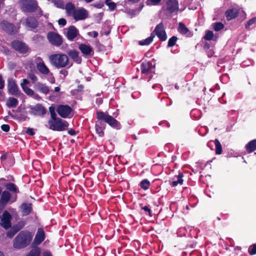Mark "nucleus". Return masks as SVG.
<instances>
[{
    "label": "nucleus",
    "mask_w": 256,
    "mask_h": 256,
    "mask_svg": "<svg viewBox=\"0 0 256 256\" xmlns=\"http://www.w3.org/2000/svg\"><path fill=\"white\" fill-rule=\"evenodd\" d=\"M48 59L50 64L58 68H66L69 64V58L67 55L62 53L51 54Z\"/></svg>",
    "instance_id": "obj_1"
},
{
    "label": "nucleus",
    "mask_w": 256,
    "mask_h": 256,
    "mask_svg": "<svg viewBox=\"0 0 256 256\" xmlns=\"http://www.w3.org/2000/svg\"><path fill=\"white\" fill-rule=\"evenodd\" d=\"M0 256H4V253L2 251H0Z\"/></svg>",
    "instance_id": "obj_62"
},
{
    "label": "nucleus",
    "mask_w": 256,
    "mask_h": 256,
    "mask_svg": "<svg viewBox=\"0 0 256 256\" xmlns=\"http://www.w3.org/2000/svg\"><path fill=\"white\" fill-rule=\"evenodd\" d=\"M45 235L44 230L42 228L38 230L35 236L34 243L35 244H40L44 239Z\"/></svg>",
    "instance_id": "obj_18"
},
{
    "label": "nucleus",
    "mask_w": 256,
    "mask_h": 256,
    "mask_svg": "<svg viewBox=\"0 0 256 256\" xmlns=\"http://www.w3.org/2000/svg\"><path fill=\"white\" fill-rule=\"evenodd\" d=\"M154 32H155L158 37L162 41H165L167 38L166 34L162 23H160L156 27Z\"/></svg>",
    "instance_id": "obj_11"
},
{
    "label": "nucleus",
    "mask_w": 256,
    "mask_h": 256,
    "mask_svg": "<svg viewBox=\"0 0 256 256\" xmlns=\"http://www.w3.org/2000/svg\"><path fill=\"white\" fill-rule=\"evenodd\" d=\"M20 4L22 10L25 12H32L38 10V14H42V11L36 0H20Z\"/></svg>",
    "instance_id": "obj_4"
},
{
    "label": "nucleus",
    "mask_w": 256,
    "mask_h": 256,
    "mask_svg": "<svg viewBox=\"0 0 256 256\" xmlns=\"http://www.w3.org/2000/svg\"><path fill=\"white\" fill-rule=\"evenodd\" d=\"M0 225L5 229H8L11 226L10 220L12 218L10 214L6 211L4 212L2 216L0 217Z\"/></svg>",
    "instance_id": "obj_8"
},
{
    "label": "nucleus",
    "mask_w": 256,
    "mask_h": 256,
    "mask_svg": "<svg viewBox=\"0 0 256 256\" xmlns=\"http://www.w3.org/2000/svg\"><path fill=\"white\" fill-rule=\"evenodd\" d=\"M60 74H63L64 76H67L68 72V71L65 70H62L60 72Z\"/></svg>",
    "instance_id": "obj_55"
},
{
    "label": "nucleus",
    "mask_w": 256,
    "mask_h": 256,
    "mask_svg": "<svg viewBox=\"0 0 256 256\" xmlns=\"http://www.w3.org/2000/svg\"><path fill=\"white\" fill-rule=\"evenodd\" d=\"M32 235L30 232L22 231L20 232L14 241V247L20 249L28 246L31 242Z\"/></svg>",
    "instance_id": "obj_2"
},
{
    "label": "nucleus",
    "mask_w": 256,
    "mask_h": 256,
    "mask_svg": "<svg viewBox=\"0 0 256 256\" xmlns=\"http://www.w3.org/2000/svg\"><path fill=\"white\" fill-rule=\"evenodd\" d=\"M255 22H256V18H253L247 22V23L246 24V28H249L251 25L254 24Z\"/></svg>",
    "instance_id": "obj_44"
},
{
    "label": "nucleus",
    "mask_w": 256,
    "mask_h": 256,
    "mask_svg": "<svg viewBox=\"0 0 256 256\" xmlns=\"http://www.w3.org/2000/svg\"><path fill=\"white\" fill-rule=\"evenodd\" d=\"M108 33H109L108 32H106V35H108Z\"/></svg>",
    "instance_id": "obj_64"
},
{
    "label": "nucleus",
    "mask_w": 256,
    "mask_h": 256,
    "mask_svg": "<svg viewBox=\"0 0 256 256\" xmlns=\"http://www.w3.org/2000/svg\"><path fill=\"white\" fill-rule=\"evenodd\" d=\"M92 33L93 34V36L94 38H96L98 36V33L96 31H93Z\"/></svg>",
    "instance_id": "obj_59"
},
{
    "label": "nucleus",
    "mask_w": 256,
    "mask_h": 256,
    "mask_svg": "<svg viewBox=\"0 0 256 256\" xmlns=\"http://www.w3.org/2000/svg\"><path fill=\"white\" fill-rule=\"evenodd\" d=\"M166 10L168 13L177 12L178 10V2L176 0H169L166 5Z\"/></svg>",
    "instance_id": "obj_10"
},
{
    "label": "nucleus",
    "mask_w": 256,
    "mask_h": 256,
    "mask_svg": "<svg viewBox=\"0 0 256 256\" xmlns=\"http://www.w3.org/2000/svg\"><path fill=\"white\" fill-rule=\"evenodd\" d=\"M96 116L98 119L104 120L109 125L114 128H118L119 126V123L116 120L104 112H98Z\"/></svg>",
    "instance_id": "obj_6"
},
{
    "label": "nucleus",
    "mask_w": 256,
    "mask_h": 256,
    "mask_svg": "<svg viewBox=\"0 0 256 256\" xmlns=\"http://www.w3.org/2000/svg\"><path fill=\"white\" fill-rule=\"evenodd\" d=\"M106 5H108V6L109 8L111 10H114L116 6L115 3H114L113 2H110V0H106Z\"/></svg>",
    "instance_id": "obj_45"
},
{
    "label": "nucleus",
    "mask_w": 256,
    "mask_h": 256,
    "mask_svg": "<svg viewBox=\"0 0 256 256\" xmlns=\"http://www.w3.org/2000/svg\"><path fill=\"white\" fill-rule=\"evenodd\" d=\"M87 11L84 9L80 8L78 10H76L74 14L73 15V17L76 20H82L88 17Z\"/></svg>",
    "instance_id": "obj_14"
},
{
    "label": "nucleus",
    "mask_w": 256,
    "mask_h": 256,
    "mask_svg": "<svg viewBox=\"0 0 256 256\" xmlns=\"http://www.w3.org/2000/svg\"><path fill=\"white\" fill-rule=\"evenodd\" d=\"M6 189L10 191L17 192H18V190L16 187V186L12 183H8L6 185Z\"/></svg>",
    "instance_id": "obj_35"
},
{
    "label": "nucleus",
    "mask_w": 256,
    "mask_h": 256,
    "mask_svg": "<svg viewBox=\"0 0 256 256\" xmlns=\"http://www.w3.org/2000/svg\"><path fill=\"white\" fill-rule=\"evenodd\" d=\"M46 111L44 108L40 104H37L32 108L30 113L34 115L42 116L46 114Z\"/></svg>",
    "instance_id": "obj_17"
},
{
    "label": "nucleus",
    "mask_w": 256,
    "mask_h": 256,
    "mask_svg": "<svg viewBox=\"0 0 256 256\" xmlns=\"http://www.w3.org/2000/svg\"><path fill=\"white\" fill-rule=\"evenodd\" d=\"M49 111L50 114H52L53 112H55V108L54 106H50L49 108Z\"/></svg>",
    "instance_id": "obj_57"
},
{
    "label": "nucleus",
    "mask_w": 256,
    "mask_h": 256,
    "mask_svg": "<svg viewBox=\"0 0 256 256\" xmlns=\"http://www.w3.org/2000/svg\"><path fill=\"white\" fill-rule=\"evenodd\" d=\"M6 104L8 108H16L18 104V100L14 98L10 97L8 99Z\"/></svg>",
    "instance_id": "obj_30"
},
{
    "label": "nucleus",
    "mask_w": 256,
    "mask_h": 256,
    "mask_svg": "<svg viewBox=\"0 0 256 256\" xmlns=\"http://www.w3.org/2000/svg\"><path fill=\"white\" fill-rule=\"evenodd\" d=\"M214 37V33L212 31L208 30L206 32V34L204 36V38L208 40H212Z\"/></svg>",
    "instance_id": "obj_39"
},
{
    "label": "nucleus",
    "mask_w": 256,
    "mask_h": 256,
    "mask_svg": "<svg viewBox=\"0 0 256 256\" xmlns=\"http://www.w3.org/2000/svg\"><path fill=\"white\" fill-rule=\"evenodd\" d=\"M58 24L64 26L66 24V22L64 18H60L58 21Z\"/></svg>",
    "instance_id": "obj_53"
},
{
    "label": "nucleus",
    "mask_w": 256,
    "mask_h": 256,
    "mask_svg": "<svg viewBox=\"0 0 256 256\" xmlns=\"http://www.w3.org/2000/svg\"><path fill=\"white\" fill-rule=\"evenodd\" d=\"M22 89L24 90V92L28 95H29V96H34V97H38V94H34V90L32 89H31L30 88H28V86H24Z\"/></svg>",
    "instance_id": "obj_36"
},
{
    "label": "nucleus",
    "mask_w": 256,
    "mask_h": 256,
    "mask_svg": "<svg viewBox=\"0 0 256 256\" xmlns=\"http://www.w3.org/2000/svg\"><path fill=\"white\" fill-rule=\"evenodd\" d=\"M53 2L58 8H63L64 6L60 0H54Z\"/></svg>",
    "instance_id": "obj_46"
},
{
    "label": "nucleus",
    "mask_w": 256,
    "mask_h": 256,
    "mask_svg": "<svg viewBox=\"0 0 256 256\" xmlns=\"http://www.w3.org/2000/svg\"><path fill=\"white\" fill-rule=\"evenodd\" d=\"M27 256H52L51 254L47 251L40 254V250L39 248H34L32 250Z\"/></svg>",
    "instance_id": "obj_23"
},
{
    "label": "nucleus",
    "mask_w": 256,
    "mask_h": 256,
    "mask_svg": "<svg viewBox=\"0 0 256 256\" xmlns=\"http://www.w3.org/2000/svg\"><path fill=\"white\" fill-rule=\"evenodd\" d=\"M29 84V82L26 79H23L21 82V86L23 88L24 86H27L26 84Z\"/></svg>",
    "instance_id": "obj_50"
},
{
    "label": "nucleus",
    "mask_w": 256,
    "mask_h": 256,
    "mask_svg": "<svg viewBox=\"0 0 256 256\" xmlns=\"http://www.w3.org/2000/svg\"><path fill=\"white\" fill-rule=\"evenodd\" d=\"M68 56L78 64H80L82 61L81 58L78 56V52L75 50H70L68 52Z\"/></svg>",
    "instance_id": "obj_27"
},
{
    "label": "nucleus",
    "mask_w": 256,
    "mask_h": 256,
    "mask_svg": "<svg viewBox=\"0 0 256 256\" xmlns=\"http://www.w3.org/2000/svg\"><path fill=\"white\" fill-rule=\"evenodd\" d=\"M68 134H70V135H72V136H74L76 134V132L72 129L68 130Z\"/></svg>",
    "instance_id": "obj_56"
},
{
    "label": "nucleus",
    "mask_w": 256,
    "mask_h": 256,
    "mask_svg": "<svg viewBox=\"0 0 256 256\" xmlns=\"http://www.w3.org/2000/svg\"><path fill=\"white\" fill-rule=\"evenodd\" d=\"M10 193L8 191H4L0 198V210H2L9 201Z\"/></svg>",
    "instance_id": "obj_15"
},
{
    "label": "nucleus",
    "mask_w": 256,
    "mask_h": 256,
    "mask_svg": "<svg viewBox=\"0 0 256 256\" xmlns=\"http://www.w3.org/2000/svg\"><path fill=\"white\" fill-rule=\"evenodd\" d=\"M178 31L182 34H186L188 32V29L185 25L182 23H180L178 26Z\"/></svg>",
    "instance_id": "obj_37"
},
{
    "label": "nucleus",
    "mask_w": 256,
    "mask_h": 256,
    "mask_svg": "<svg viewBox=\"0 0 256 256\" xmlns=\"http://www.w3.org/2000/svg\"><path fill=\"white\" fill-rule=\"evenodd\" d=\"M47 38L52 44L56 46H60L62 42V37L58 34L54 32H48Z\"/></svg>",
    "instance_id": "obj_7"
},
{
    "label": "nucleus",
    "mask_w": 256,
    "mask_h": 256,
    "mask_svg": "<svg viewBox=\"0 0 256 256\" xmlns=\"http://www.w3.org/2000/svg\"><path fill=\"white\" fill-rule=\"evenodd\" d=\"M154 68L152 63L148 62H144L141 65L142 72L144 74L152 72Z\"/></svg>",
    "instance_id": "obj_21"
},
{
    "label": "nucleus",
    "mask_w": 256,
    "mask_h": 256,
    "mask_svg": "<svg viewBox=\"0 0 256 256\" xmlns=\"http://www.w3.org/2000/svg\"><path fill=\"white\" fill-rule=\"evenodd\" d=\"M238 14V10L235 8L228 10L226 12V16L228 20H230L235 18L237 16Z\"/></svg>",
    "instance_id": "obj_25"
},
{
    "label": "nucleus",
    "mask_w": 256,
    "mask_h": 256,
    "mask_svg": "<svg viewBox=\"0 0 256 256\" xmlns=\"http://www.w3.org/2000/svg\"><path fill=\"white\" fill-rule=\"evenodd\" d=\"M8 87L9 92L12 94H16L18 92V88L14 80L11 78L8 80Z\"/></svg>",
    "instance_id": "obj_19"
},
{
    "label": "nucleus",
    "mask_w": 256,
    "mask_h": 256,
    "mask_svg": "<svg viewBox=\"0 0 256 256\" xmlns=\"http://www.w3.org/2000/svg\"><path fill=\"white\" fill-rule=\"evenodd\" d=\"M182 176H183V175L182 174H179L177 178L178 180L172 182L170 183V184L172 186H176L178 185V184H182L183 183V180L182 178Z\"/></svg>",
    "instance_id": "obj_34"
},
{
    "label": "nucleus",
    "mask_w": 256,
    "mask_h": 256,
    "mask_svg": "<svg viewBox=\"0 0 256 256\" xmlns=\"http://www.w3.org/2000/svg\"><path fill=\"white\" fill-rule=\"evenodd\" d=\"M66 10L67 14L69 16H73L76 11L74 6L70 2L66 4Z\"/></svg>",
    "instance_id": "obj_29"
},
{
    "label": "nucleus",
    "mask_w": 256,
    "mask_h": 256,
    "mask_svg": "<svg viewBox=\"0 0 256 256\" xmlns=\"http://www.w3.org/2000/svg\"><path fill=\"white\" fill-rule=\"evenodd\" d=\"M4 81L3 80L2 76L0 74V90L4 88Z\"/></svg>",
    "instance_id": "obj_52"
},
{
    "label": "nucleus",
    "mask_w": 256,
    "mask_h": 256,
    "mask_svg": "<svg viewBox=\"0 0 256 256\" xmlns=\"http://www.w3.org/2000/svg\"><path fill=\"white\" fill-rule=\"evenodd\" d=\"M46 126L54 131H64L68 126V122L63 120H48Z\"/></svg>",
    "instance_id": "obj_5"
},
{
    "label": "nucleus",
    "mask_w": 256,
    "mask_h": 256,
    "mask_svg": "<svg viewBox=\"0 0 256 256\" xmlns=\"http://www.w3.org/2000/svg\"><path fill=\"white\" fill-rule=\"evenodd\" d=\"M106 124L104 122L98 121L96 124V131L97 134L100 137L104 136V130L105 129Z\"/></svg>",
    "instance_id": "obj_22"
},
{
    "label": "nucleus",
    "mask_w": 256,
    "mask_h": 256,
    "mask_svg": "<svg viewBox=\"0 0 256 256\" xmlns=\"http://www.w3.org/2000/svg\"><path fill=\"white\" fill-rule=\"evenodd\" d=\"M0 26L3 30L10 34H14L17 32L16 28L12 24L5 20L0 22Z\"/></svg>",
    "instance_id": "obj_9"
},
{
    "label": "nucleus",
    "mask_w": 256,
    "mask_h": 256,
    "mask_svg": "<svg viewBox=\"0 0 256 256\" xmlns=\"http://www.w3.org/2000/svg\"><path fill=\"white\" fill-rule=\"evenodd\" d=\"M60 90V88L58 86H56L54 88V91L58 92Z\"/></svg>",
    "instance_id": "obj_60"
},
{
    "label": "nucleus",
    "mask_w": 256,
    "mask_h": 256,
    "mask_svg": "<svg viewBox=\"0 0 256 256\" xmlns=\"http://www.w3.org/2000/svg\"><path fill=\"white\" fill-rule=\"evenodd\" d=\"M177 40V38L175 36H172L168 40V46L172 47L174 46Z\"/></svg>",
    "instance_id": "obj_41"
},
{
    "label": "nucleus",
    "mask_w": 256,
    "mask_h": 256,
    "mask_svg": "<svg viewBox=\"0 0 256 256\" xmlns=\"http://www.w3.org/2000/svg\"><path fill=\"white\" fill-rule=\"evenodd\" d=\"M128 1H130V2H138V1H139L140 0H128Z\"/></svg>",
    "instance_id": "obj_61"
},
{
    "label": "nucleus",
    "mask_w": 256,
    "mask_h": 256,
    "mask_svg": "<svg viewBox=\"0 0 256 256\" xmlns=\"http://www.w3.org/2000/svg\"><path fill=\"white\" fill-rule=\"evenodd\" d=\"M246 148L250 153L256 150V140H253L249 142L246 145Z\"/></svg>",
    "instance_id": "obj_31"
},
{
    "label": "nucleus",
    "mask_w": 256,
    "mask_h": 256,
    "mask_svg": "<svg viewBox=\"0 0 256 256\" xmlns=\"http://www.w3.org/2000/svg\"><path fill=\"white\" fill-rule=\"evenodd\" d=\"M78 33L76 28L74 26H71L67 30L66 36L68 40H72L76 36Z\"/></svg>",
    "instance_id": "obj_24"
},
{
    "label": "nucleus",
    "mask_w": 256,
    "mask_h": 256,
    "mask_svg": "<svg viewBox=\"0 0 256 256\" xmlns=\"http://www.w3.org/2000/svg\"><path fill=\"white\" fill-rule=\"evenodd\" d=\"M32 210V204L30 203L24 202L20 206V210L22 216L29 214Z\"/></svg>",
    "instance_id": "obj_20"
},
{
    "label": "nucleus",
    "mask_w": 256,
    "mask_h": 256,
    "mask_svg": "<svg viewBox=\"0 0 256 256\" xmlns=\"http://www.w3.org/2000/svg\"><path fill=\"white\" fill-rule=\"evenodd\" d=\"M34 62L38 72L44 76H47L48 80L51 84H54L55 82V78L53 74L46 65L42 58L40 57H36L35 58Z\"/></svg>",
    "instance_id": "obj_3"
},
{
    "label": "nucleus",
    "mask_w": 256,
    "mask_h": 256,
    "mask_svg": "<svg viewBox=\"0 0 256 256\" xmlns=\"http://www.w3.org/2000/svg\"><path fill=\"white\" fill-rule=\"evenodd\" d=\"M16 232L17 231L10 230L8 232L7 236L9 237L10 238H12L14 236Z\"/></svg>",
    "instance_id": "obj_49"
},
{
    "label": "nucleus",
    "mask_w": 256,
    "mask_h": 256,
    "mask_svg": "<svg viewBox=\"0 0 256 256\" xmlns=\"http://www.w3.org/2000/svg\"><path fill=\"white\" fill-rule=\"evenodd\" d=\"M56 111L61 117L66 118L71 113L72 108L67 105H60L58 107Z\"/></svg>",
    "instance_id": "obj_12"
},
{
    "label": "nucleus",
    "mask_w": 256,
    "mask_h": 256,
    "mask_svg": "<svg viewBox=\"0 0 256 256\" xmlns=\"http://www.w3.org/2000/svg\"><path fill=\"white\" fill-rule=\"evenodd\" d=\"M12 44L14 48L22 53H26L28 51V46L21 42L15 40L12 43Z\"/></svg>",
    "instance_id": "obj_13"
},
{
    "label": "nucleus",
    "mask_w": 256,
    "mask_h": 256,
    "mask_svg": "<svg viewBox=\"0 0 256 256\" xmlns=\"http://www.w3.org/2000/svg\"><path fill=\"white\" fill-rule=\"evenodd\" d=\"M51 116V120H60V118H58L56 117V112H53L52 114H50Z\"/></svg>",
    "instance_id": "obj_51"
},
{
    "label": "nucleus",
    "mask_w": 256,
    "mask_h": 256,
    "mask_svg": "<svg viewBox=\"0 0 256 256\" xmlns=\"http://www.w3.org/2000/svg\"><path fill=\"white\" fill-rule=\"evenodd\" d=\"M142 209H143L146 212H148L149 215L151 216V212L148 206H144L142 207Z\"/></svg>",
    "instance_id": "obj_54"
},
{
    "label": "nucleus",
    "mask_w": 256,
    "mask_h": 256,
    "mask_svg": "<svg viewBox=\"0 0 256 256\" xmlns=\"http://www.w3.org/2000/svg\"><path fill=\"white\" fill-rule=\"evenodd\" d=\"M79 48L81 52L86 55H90L92 52V49L90 46L82 44L79 46Z\"/></svg>",
    "instance_id": "obj_28"
},
{
    "label": "nucleus",
    "mask_w": 256,
    "mask_h": 256,
    "mask_svg": "<svg viewBox=\"0 0 256 256\" xmlns=\"http://www.w3.org/2000/svg\"><path fill=\"white\" fill-rule=\"evenodd\" d=\"M150 1L153 4H157L161 1V0H150Z\"/></svg>",
    "instance_id": "obj_58"
},
{
    "label": "nucleus",
    "mask_w": 256,
    "mask_h": 256,
    "mask_svg": "<svg viewBox=\"0 0 256 256\" xmlns=\"http://www.w3.org/2000/svg\"><path fill=\"white\" fill-rule=\"evenodd\" d=\"M24 24L28 28L32 29L37 26L38 22L34 18H29L26 19Z\"/></svg>",
    "instance_id": "obj_26"
},
{
    "label": "nucleus",
    "mask_w": 256,
    "mask_h": 256,
    "mask_svg": "<svg viewBox=\"0 0 256 256\" xmlns=\"http://www.w3.org/2000/svg\"><path fill=\"white\" fill-rule=\"evenodd\" d=\"M26 120V118H23V120Z\"/></svg>",
    "instance_id": "obj_63"
},
{
    "label": "nucleus",
    "mask_w": 256,
    "mask_h": 256,
    "mask_svg": "<svg viewBox=\"0 0 256 256\" xmlns=\"http://www.w3.org/2000/svg\"><path fill=\"white\" fill-rule=\"evenodd\" d=\"M26 132L28 134H29V135H30V136H33L35 134L33 128H28L26 130Z\"/></svg>",
    "instance_id": "obj_48"
},
{
    "label": "nucleus",
    "mask_w": 256,
    "mask_h": 256,
    "mask_svg": "<svg viewBox=\"0 0 256 256\" xmlns=\"http://www.w3.org/2000/svg\"><path fill=\"white\" fill-rule=\"evenodd\" d=\"M216 145V152L217 154H220L222 152V147L220 142L218 140L216 139L214 140Z\"/></svg>",
    "instance_id": "obj_33"
},
{
    "label": "nucleus",
    "mask_w": 256,
    "mask_h": 256,
    "mask_svg": "<svg viewBox=\"0 0 256 256\" xmlns=\"http://www.w3.org/2000/svg\"><path fill=\"white\" fill-rule=\"evenodd\" d=\"M28 78L30 79L32 83L37 82L38 78L34 73L30 72L28 74Z\"/></svg>",
    "instance_id": "obj_40"
},
{
    "label": "nucleus",
    "mask_w": 256,
    "mask_h": 256,
    "mask_svg": "<svg viewBox=\"0 0 256 256\" xmlns=\"http://www.w3.org/2000/svg\"><path fill=\"white\" fill-rule=\"evenodd\" d=\"M248 252L251 255L256 254V244H254L251 246L248 249Z\"/></svg>",
    "instance_id": "obj_43"
},
{
    "label": "nucleus",
    "mask_w": 256,
    "mask_h": 256,
    "mask_svg": "<svg viewBox=\"0 0 256 256\" xmlns=\"http://www.w3.org/2000/svg\"><path fill=\"white\" fill-rule=\"evenodd\" d=\"M34 88L36 90L46 94L50 92V88L46 85V84H44L40 82H37L34 86Z\"/></svg>",
    "instance_id": "obj_16"
},
{
    "label": "nucleus",
    "mask_w": 256,
    "mask_h": 256,
    "mask_svg": "<svg viewBox=\"0 0 256 256\" xmlns=\"http://www.w3.org/2000/svg\"><path fill=\"white\" fill-rule=\"evenodd\" d=\"M214 28L216 31H218L224 28V25L220 22L215 23L214 24Z\"/></svg>",
    "instance_id": "obj_42"
},
{
    "label": "nucleus",
    "mask_w": 256,
    "mask_h": 256,
    "mask_svg": "<svg viewBox=\"0 0 256 256\" xmlns=\"http://www.w3.org/2000/svg\"><path fill=\"white\" fill-rule=\"evenodd\" d=\"M140 186L143 189L147 190L150 186V182L148 180H144L140 182Z\"/></svg>",
    "instance_id": "obj_38"
},
{
    "label": "nucleus",
    "mask_w": 256,
    "mask_h": 256,
    "mask_svg": "<svg viewBox=\"0 0 256 256\" xmlns=\"http://www.w3.org/2000/svg\"><path fill=\"white\" fill-rule=\"evenodd\" d=\"M154 36L152 34L151 36L144 40H140L138 44L140 46H147L150 44L153 40Z\"/></svg>",
    "instance_id": "obj_32"
},
{
    "label": "nucleus",
    "mask_w": 256,
    "mask_h": 256,
    "mask_svg": "<svg viewBox=\"0 0 256 256\" xmlns=\"http://www.w3.org/2000/svg\"><path fill=\"white\" fill-rule=\"evenodd\" d=\"M1 128L3 131L8 132L10 130V126L8 124H2Z\"/></svg>",
    "instance_id": "obj_47"
}]
</instances>
